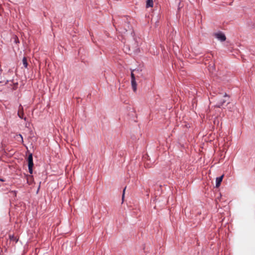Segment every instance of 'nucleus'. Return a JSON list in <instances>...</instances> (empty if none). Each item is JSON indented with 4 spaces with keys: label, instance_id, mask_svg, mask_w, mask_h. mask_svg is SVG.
<instances>
[{
    "label": "nucleus",
    "instance_id": "nucleus-7",
    "mask_svg": "<svg viewBox=\"0 0 255 255\" xmlns=\"http://www.w3.org/2000/svg\"><path fill=\"white\" fill-rule=\"evenodd\" d=\"M153 4V0H147L146 7H152Z\"/></svg>",
    "mask_w": 255,
    "mask_h": 255
},
{
    "label": "nucleus",
    "instance_id": "nucleus-9",
    "mask_svg": "<svg viewBox=\"0 0 255 255\" xmlns=\"http://www.w3.org/2000/svg\"><path fill=\"white\" fill-rule=\"evenodd\" d=\"M8 82V81L7 80L2 78L1 77H0V83L6 84Z\"/></svg>",
    "mask_w": 255,
    "mask_h": 255
},
{
    "label": "nucleus",
    "instance_id": "nucleus-13",
    "mask_svg": "<svg viewBox=\"0 0 255 255\" xmlns=\"http://www.w3.org/2000/svg\"><path fill=\"white\" fill-rule=\"evenodd\" d=\"M224 96V97H228V96L226 93H225Z\"/></svg>",
    "mask_w": 255,
    "mask_h": 255
},
{
    "label": "nucleus",
    "instance_id": "nucleus-1",
    "mask_svg": "<svg viewBox=\"0 0 255 255\" xmlns=\"http://www.w3.org/2000/svg\"><path fill=\"white\" fill-rule=\"evenodd\" d=\"M131 26L128 22H125L123 25L119 28V31L122 34H125L128 31H131Z\"/></svg>",
    "mask_w": 255,
    "mask_h": 255
},
{
    "label": "nucleus",
    "instance_id": "nucleus-4",
    "mask_svg": "<svg viewBox=\"0 0 255 255\" xmlns=\"http://www.w3.org/2000/svg\"><path fill=\"white\" fill-rule=\"evenodd\" d=\"M18 116L21 119H24L26 121V118L23 117L24 113H23V108L21 105H20L18 107V110L17 112Z\"/></svg>",
    "mask_w": 255,
    "mask_h": 255
},
{
    "label": "nucleus",
    "instance_id": "nucleus-12",
    "mask_svg": "<svg viewBox=\"0 0 255 255\" xmlns=\"http://www.w3.org/2000/svg\"><path fill=\"white\" fill-rule=\"evenodd\" d=\"M126 187H125L123 190V195H122V200L124 201V198L125 196V190H126Z\"/></svg>",
    "mask_w": 255,
    "mask_h": 255
},
{
    "label": "nucleus",
    "instance_id": "nucleus-8",
    "mask_svg": "<svg viewBox=\"0 0 255 255\" xmlns=\"http://www.w3.org/2000/svg\"><path fill=\"white\" fill-rule=\"evenodd\" d=\"M22 64L25 68H27L28 66L27 58L24 57L22 59Z\"/></svg>",
    "mask_w": 255,
    "mask_h": 255
},
{
    "label": "nucleus",
    "instance_id": "nucleus-6",
    "mask_svg": "<svg viewBox=\"0 0 255 255\" xmlns=\"http://www.w3.org/2000/svg\"><path fill=\"white\" fill-rule=\"evenodd\" d=\"M223 177H224V175H222V176H221L219 177H217L216 178V186L217 187H218L220 185L221 183L223 180Z\"/></svg>",
    "mask_w": 255,
    "mask_h": 255
},
{
    "label": "nucleus",
    "instance_id": "nucleus-14",
    "mask_svg": "<svg viewBox=\"0 0 255 255\" xmlns=\"http://www.w3.org/2000/svg\"><path fill=\"white\" fill-rule=\"evenodd\" d=\"M0 180L1 181H4L3 179H0Z\"/></svg>",
    "mask_w": 255,
    "mask_h": 255
},
{
    "label": "nucleus",
    "instance_id": "nucleus-11",
    "mask_svg": "<svg viewBox=\"0 0 255 255\" xmlns=\"http://www.w3.org/2000/svg\"><path fill=\"white\" fill-rule=\"evenodd\" d=\"M17 136V138H19L20 139V140L23 142V137H22V136L21 135V134H18V135H16Z\"/></svg>",
    "mask_w": 255,
    "mask_h": 255
},
{
    "label": "nucleus",
    "instance_id": "nucleus-10",
    "mask_svg": "<svg viewBox=\"0 0 255 255\" xmlns=\"http://www.w3.org/2000/svg\"><path fill=\"white\" fill-rule=\"evenodd\" d=\"M226 102V100H223L222 102L220 103H219L218 105L217 106V107L220 108L223 104Z\"/></svg>",
    "mask_w": 255,
    "mask_h": 255
},
{
    "label": "nucleus",
    "instance_id": "nucleus-3",
    "mask_svg": "<svg viewBox=\"0 0 255 255\" xmlns=\"http://www.w3.org/2000/svg\"><path fill=\"white\" fill-rule=\"evenodd\" d=\"M134 71H135V70H132L131 73V86H132V89L134 92H135L136 90L137 84H136V83L135 81V78L134 75L133 73V72Z\"/></svg>",
    "mask_w": 255,
    "mask_h": 255
},
{
    "label": "nucleus",
    "instance_id": "nucleus-2",
    "mask_svg": "<svg viewBox=\"0 0 255 255\" xmlns=\"http://www.w3.org/2000/svg\"><path fill=\"white\" fill-rule=\"evenodd\" d=\"M28 163V170L30 174L32 173V167L33 166V158L32 154H30L27 158Z\"/></svg>",
    "mask_w": 255,
    "mask_h": 255
},
{
    "label": "nucleus",
    "instance_id": "nucleus-5",
    "mask_svg": "<svg viewBox=\"0 0 255 255\" xmlns=\"http://www.w3.org/2000/svg\"><path fill=\"white\" fill-rule=\"evenodd\" d=\"M216 38L221 41H224L226 39V36L222 32H218L215 34Z\"/></svg>",
    "mask_w": 255,
    "mask_h": 255
}]
</instances>
